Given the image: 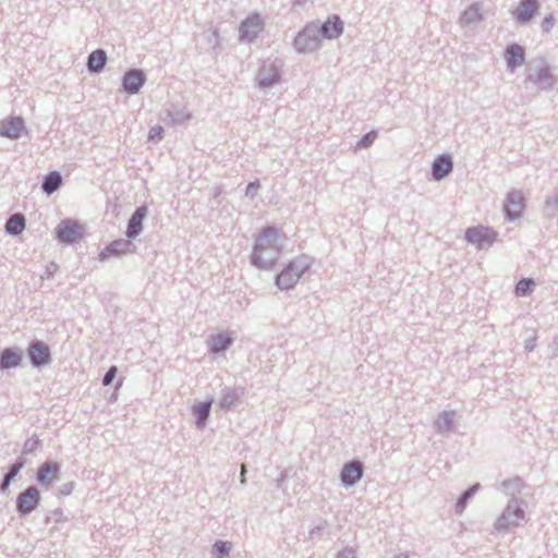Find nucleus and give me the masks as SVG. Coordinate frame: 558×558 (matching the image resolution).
I'll list each match as a JSON object with an SVG mask.
<instances>
[{
    "mask_svg": "<svg viewBox=\"0 0 558 558\" xmlns=\"http://www.w3.org/2000/svg\"><path fill=\"white\" fill-rule=\"evenodd\" d=\"M281 239L274 228H266L258 235L252 254V263L259 268H269L278 260Z\"/></svg>",
    "mask_w": 558,
    "mask_h": 558,
    "instance_id": "nucleus-1",
    "label": "nucleus"
},
{
    "mask_svg": "<svg viewBox=\"0 0 558 558\" xmlns=\"http://www.w3.org/2000/svg\"><path fill=\"white\" fill-rule=\"evenodd\" d=\"M311 260L307 256L302 255L294 258L290 264L277 276V284L281 289L292 288L301 278V276L310 268Z\"/></svg>",
    "mask_w": 558,
    "mask_h": 558,
    "instance_id": "nucleus-2",
    "label": "nucleus"
},
{
    "mask_svg": "<svg viewBox=\"0 0 558 558\" xmlns=\"http://www.w3.org/2000/svg\"><path fill=\"white\" fill-rule=\"evenodd\" d=\"M83 235V227L75 220H63L57 228V238L62 243H73Z\"/></svg>",
    "mask_w": 558,
    "mask_h": 558,
    "instance_id": "nucleus-3",
    "label": "nucleus"
},
{
    "mask_svg": "<svg viewBox=\"0 0 558 558\" xmlns=\"http://www.w3.org/2000/svg\"><path fill=\"white\" fill-rule=\"evenodd\" d=\"M465 238L469 242L482 248L494 242L496 233L488 228L475 227L466 230Z\"/></svg>",
    "mask_w": 558,
    "mask_h": 558,
    "instance_id": "nucleus-4",
    "label": "nucleus"
},
{
    "mask_svg": "<svg viewBox=\"0 0 558 558\" xmlns=\"http://www.w3.org/2000/svg\"><path fill=\"white\" fill-rule=\"evenodd\" d=\"M40 494L36 487H28L25 492L19 495L16 507L19 512L27 514L32 512L39 504Z\"/></svg>",
    "mask_w": 558,
    "mask_h": 558,
    "instance_id": "nucleus-5",
    "label": "nucleus"
},
{
    "mask_svg": "<svg viewBox=\"0 0 558 558\" xmlns=\"http://www.w3.org/2000/svg\"><path fill=\"white\" fill-rule=\"evenodd\" d=\"M263 27L264 24L262 19L259 15L254 14L242 22L240 26V36L242 39L252 40L263 31Z\"/></svg>",
    "mask_w": 558,
    "mask_h": 558,
    "instance_id": "nucleus-6",
    "label": "nucleus"
},
{
    "mask_svg": "<svg viewBox=\"0 0 558 558\" xmlns=\"http://www.w3.org/2000/svg\"><path fill=\"white\" fill-rule=\"evenodd\" d=\"M59 464L57 462L47 461L39 466L36 478L39 484L49 486L59 478Z\"/></svg>",
    "mask_w": 558,
    "mask_h": 558,
    "instance_id": "nucleus-7",
    "label": "nucleus"
},
{
    "mask_svg": "<svg viewBox=\"0 0 558 558\" xmlns=\"http://www.w3.org/2000/svg\"><path fill=\"white\" fill-rule=\"evenodd\" d=\"M22 118H9L0 121V135L9 138H19L24 132Z\"/></svg>",
    "mask_w": 558,
    "mask_h": 558,
    "instance_id": "nucleus-8",
    "label": "nucleus"
},
{
    "mask_svg": "<svg viewBox=\"0 0 558 558\" xmlns=\"http://www.w3.org/2000/svg\"><path fill=\"white\" fill-rule=\"evenodd\" d=\"M524 210V198L520 193H510L505 203V211L510 220L518 219Z\"/></svg>",
    "mask_w": 558,
    "mask_h": 558,
    "instance_id": "nucleus-9",
    "label": "nucleus"
},
{
    "mask_svg": "<svg viewBox=\"0 0 558 558\" xmlns=\"http://www.w3.org/2000/svg\"><path fill=\"white\" fill-rule=\"evenodd\" d=\"M28 355L36 366L45 365L50 361V351L47 344L37 341L31 344Z\"/></svg>",
    "mask_w": 558,
    "mask_h": 558,
    "instance_id": "nucleus-10",
    "label": "nucleus"
},
{
    "mask_svg": "<svg viewBox=\"0 0 558 558\" xmlns=\"http://www.w3.org/2000/svg\"><path fill=\"white\" fill-rule=\"evenodd\" d=\"M524 519V511L518 507H508L497 521V529L506 530L512 525H517L519 521Z\"/></svg>",
    "mask_w": 558,
    "mask_h": 558,
    "instance_id": "nucleus-11",
    "label": "nucleus"
},
{
    "mask_svg": "<svg viewBox=\"0 0 558 558\" xmlns=\"http://www.w3.org/2000/svg\"><path fill=\"white\" fill-rule=\"evenodd\" d=\"M538 9L536 0H521L515 10L513 16L520 22L525 23L530 21Z\"/></svg>",
    "mask_w": 558,
    "mask_h": 558,
    "instance_id": "nucleus-12",
    "label": "nucleus"
},
{
    "mask_svg": "<svg viewBox=\"0 0 558 558\" xmlns=\"http://www.w3.org/2000/svg\"><path fill=\"white\" fill-rule=\"evenodd\" d=\"M145 82V76L141 71H130L123 77V87L130 94H135L140 90Z\"/></svg>",
    "mask_w": 558,
    "mask_h": 558,
    "instance_id": "nucleus-13",
    "label": "nucleus"
},
{
    "mask_svg": "<svg viewBox=\"0 0 558 558\" xmlns=\"http://www.w3.org/2000/svg\"><path fill=\"white\" fill-rule=\"evenodd\" d=\"M313 31L305 27L294 39V46L300 52L310 51L317 46V40L312 35Z\"/></svg>",
    "mask_w": 558,
    "mask_h": 558,
    "instance_id": "nucleus-14",
    "label": "nucleus"
},
{
    "mask_svg": "<svg viewBox=\"0 0 558 558\" xmlns=\"http://www.w3.org/2000/svg\"><path fill=\"white\" fill-rule=\"evenodd\" d=\"M507 65L510 69L520 66L524 62V49L520 45L513 44L507 47L505 53Z\"/></svg>",
    "mask_w": 558,
    "mask_h": 558,
    "instance_id": "nucleus-15",
    "label": "nucleus"
},
{
    "mask_svg": "<svg viewBox=\"0 0 558 558\" xmlns=\"http://www.w3.org/2000/svg\"><path fill=\"white\" fill-rule=\"evenodd\" d=\"M452 170V161L450 156L441 155L435 159L433 163V177L440 180Z\"/></svg>",
    "mask_w": 558,
    "mask_h": 558,
    "instance_id": "nucleus-16",
    "label": "nucleus"
},
{
    "mask_svg": "<svg viewBox=\"0 0 558 558\" xmlns=\"http://www.w3.org/2000/svg\"><path fill=\"white\" fill-rule=\"evenodd\" d=\"M146 214L147 209L145 207H140L132 215L126 230V235L129 238H135L142 231V222L146 217Z\"/></svg>",
    "mask_w": 558,
    "mask_h": 558,
    "instance_id": "nucleus-17",
    "label": "nucleus"
},
{
    "mask_svg": "<svg viewBox=\"0 0 558 558\" xmlns=\"http://www.w3.org/2000/svg\"><path fill=\"white\" fill-rule=\"evenodd\" d=\"M362 476V464L360 462H351L344 465L341 480L347 485L356 483Z\"/></svg>",
    "mask_w": 558,
    "mask_h": 558,
    "instance_id": "nucleus-18",
    "label": "nucleus"
},
{
    "mask_svg": "<svg viewBox=\"0 0 558 558\" xmlns=\"http://www.w3.org/2000/svg\"><path fill=\"white\" fill-rule=\"evenodd\" d=\"M342 31L343 23L338 16L329 17L322 26L323 35L328 39L338 37L342 33Z\"/></svg>",
    "mask_w": 558,
    "mask_h": 558,
    "instance_id": "nucleus-19",
    "label": "nucleus"
},
{
    "mask_svg": "<svg viewBox=\"0 0 558 558\" xmlns=\"http://www.w3.org/2000/svg\"><path fill=\"white\" fill-rule=\"evenodd\" d=\"M22 361V354L12 349H4L0 356V367L2 369H8L11 367H16L20 365Z\"/></svg>",
    "mask_w": 558,
    "mask_h": 558,
    "instance_id": "nucleus-20",
    "label": "nucleus"
},
{
    "mask_svg": "<svg viewBox=\"0 0 558 558\" xmlns=\"http://www.w3.org/2000/svg\"><path fill=\"white\" fill-rule=\"evenodd\" d=\"M129 247H130V242H128V241H123V240L113 241L105 248V251L101 252L100 257H101V259H105L106 257L111 256V255L124 254L129 251Z\"/></svg>",
    "mask_w": 558,
    "mask_h": 558,
    "instance_id": "nucleus-21",
    "label": "nucleus"
},
{
    "mask_svg": "<svg viewBox=\"0 0 558 558\" xmlns=\"http://www.w3.org/2000/svg\"><path fill=\"white\" fill-rule=\"evenodd\" d=\"M106 61V52L101 49H97L93 51L88 57V69L94 72H99L104 69Z\"/></svg>",
    "mask_w": 558,
    "mask_h": 558,
    "instance_id": "nucleus-22",
    "label": "nucleus"
},
{
    "mask_svg": "<svg viewBox=\"0 0 558 558\" xmlns=\"http://www.w3.org/2000/svg\"><path fill=\"white\" fill-rule=\"evenodd\" d=\"M25 228V219L23 215H13L5 225L7 232L11 234H20Z\"/></svg>",
    "mask_w": 558,
    "mask_h": 558,
    "instance_id": "nucleus-23",
    "label": "nucleus"
},
{
    "mask_svg": "<svg viewBox=\"0 0 558 558\" xmlns=\"http://www.w3.org/2000/svg\"><path fill=\"white\" fill-rule=\"evenodd\" d=\"M61 183L62 179L60 173L57 171H52L46 177L43 184V189L47 194H51L59 189Z\"/></svg>",
    "mask_w": 558,
    "mask_h": 558,
    "instance_id": "nucleus-24",
    "label": "nucleus"
},
{
    "mask_svg": "<svg viewBox=\"0 0 558 558\" xmlns=\"http://www.w3.org/2000/svg\"><path fill=\"white\" fill-rule=\"evenodd\" d=\"M231 338L228 335L219 333L211 338L210 349L213 352H220L229 347Z\"/></svg>",
    "mask_w": 558,
    "mask_h": 558,
    "instance_id": "nucleus-25",
    "label": "nucleus"
},
{
    "mask_svg": "<svg viewBox=\"0 0 558 558\" xmlns=\"http://www.w3.org/2000/svg\"><path fill=\"white\" fill-rule=\"evenodd\" d=\"M210 411V402H204L196 405L193 410L194 414L197 416L198 426H203L206 418L209 415Z\"/></svg>",
    "mask_w": 558,
    "mask_h": 558,
    "instance_id": "nucleus-26",
    "label": "nucleus"
},
{
    "mask_svg": "<svg viewBox=\"0 0 558 558\" xmlns=\"http://www.w3.org/2000/svg\"><path fill=\"white\" fill-rule=\"evenodd\" d=\"M534 287V281L532 279H522L520 280L514 289V293L517 296H524L532 292Z\"/></svg>",
    "mask_w": 558,
    "mask_h": 558,
    "instance_id": "nucleus-27",
    "label": "nucleus"
},
{
    "mask_svg": "<svg viewBox=\"0 0 558 558\" xmlns=\"http://www.w3.org/2000/svg\"><path fill=\"white\" fill-rule=\"evenodd\" d=\"M23 468V463L22 462H19V463H14L10 470V472L5 475L4 480H3V483L1 485V489L2 490H5L11 481L17 475V473L20 472V470Z\"/></svg>",
    "mask_w": 558,
    "mask_h": 558,
    "instance_id": "nucleus-28",
    "label": "nucleus"
},
{
    "mask_svg": "<svg viewBox=\"0 0 558 558\" xmlns=\"http://www.w3.org/2000/svg\"><path fill=\"white\" fill-rule=\"evenodd\" d=\"M215 550L218 553V558H221L223 555L228 554L229 545L225 542H218L215 544Z\"/></svg>",
    "mask_w": 558,
    "mask_h": 558,
    "instance_id": "nucleus-29",
    "label": "nucleus"
},
{
    "mask_svg": "<svg viewBox=\"0 0 558 558\" xmlns=\"http://www.w3.org/2000/svg\"><path fill=\"white\" fill-rule=\"evenodd\" d=\"M117 367L116 366H111L109 368V371L106 373L105 377H104V385L107 386L109 384H111V381L113 380V378L116 377L117 375Z\"/></svg>",
    "mask_w": 558,
    "mask_h": 558,
    "instance_id": "nucleus-30",
    "label": "nucleus"
},
{
    "mask_svg": "<svg viewBox=\"0 0 558 558\" xmlns=\"http://www.w3.org/2000/svg\"><path fill=\"white\" fill-rule=\"evenodd\" d=\"M163 129L160 125L154 126L149 131L150 140H160L162 137Z\"/></svg>",
    "mask_w": 558,
    "mask_h": 558,
    "instance_id": "nucleus-31",
    "label": "nucleus"
},
{
    "mask_svg": "<svg viewBox=\"0 0 558 558\" xmlns=\"http://www.w3.org/2000/svg\"><path fill=\"white\" fill-rule=\"evenodd\" d=\"M376 137L374 132L366 134L360 142V145L363 147L368 146Z\"/></svg>",
    "mask_w": 558,
    "mask_h": 558,
    "instance_id": "nucleus-32",
    "label": "nucleus"
},
{
    "mask_svg": "<svg viewBox=\"0 0 558 558\" xmlns=\"http://www.w3.org/2000/svg\"><path fill=\"white\" fill-rule=\"evenodd\" d=\"M554 24V19L553 16H548V17H545L544 21H543V29L548 32L550 29V27L553 26Z\"/></svg>",
    "mask_w": 558,
    "mask_h": 558,
    "instance_id": "nucleus-33",
    "label": "nucleus"
},
{
    "mask_svg": "<svg viewBox=\"0 0 558 558\" xmlns=\"http://www.w3.org/2000/svg\"><path fill=\"white\" fill-rule=\"evenodd\" d=\"M256 187H257V186H255L253 183L248 184V186H247V193H250V192H251V190H254V189H256Z\"/></svg>",
    "mask_w": 558,
    "mask_h": 558,
    "instance_id": "nucleus-34",
    "label": "nucleus"
},
{
    "mask_svg": "<svg viewBox=\"0 0 558 558\" xmlns=\"http://www.w3.org/2000/svg\"><path fill=\"white\" fill-rule=\"evenodd\" d=\"M469 495H470V493H469V492H468V493H465V494H464V496H463V498L461 499V502H464V501H465V499L469 497Z\"/></svg>",
    "mask_w": 558,
    "mask_h": 558,
    "instance_id": "nucleus-35",
    "label": "nucleus"
},
{
    "mask_svg": "<svg viewBox=\"0 0 558 558\" xmlns=\"http://www.w3.org/2000/svg\"><path fill=\"white\" fill-rule=\"evenodd\" d=\"M244 472H245V466L242 465V475L244 474Z\"/></svg>",
    "mask_w": 558,
    "mask_h": 558,
    "instance_id": "nucleus-36",
    "label": "nucleus"
}]
</instances>
